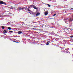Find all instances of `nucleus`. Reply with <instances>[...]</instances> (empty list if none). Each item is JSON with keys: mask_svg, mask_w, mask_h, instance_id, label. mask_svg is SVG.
<instances>
[{"mask_svg": "<svg viewBox=\"0 0 73 73\" xmlns=\"http://www.w3.org/2000/svg\"><path fill=\"white\" fill-rule=\"evenodd\" d=\"M30 7H33L35 9H38L37 8V7L35 5H32L30 6Z\"/></svg>", "mask_w": 73, "mask_h": 73, "instance_id": "1", "label": "nucleus"}, {"mask_svg": "<svg viewBox=\"0 0 73 73\" xmlns=\"http://www.w3.org/2000/svg\"><path fill=\"white\" fill-rule=\"evenodd\" d=\"M23 8H21V7H18L17 10V11H21V10H23Z\"/></svg>", "mask_w": 73, "mask_h": 73, "instance_id": "2", "label": "nucleus"}, {"mask_svg": "<svg viewBox=\"0 0 73 73\" xmlns=\"http://www.w3.org/2000/svg\"><path fill=\"white\" fill-rule=\"evenodd\" d=\"M70 20L69 21V22H70L72 21V20H73V16H72V18H70Z\"/></svg>", "mask_w": 73, "mask_h": 73, "instance_id": "3", "label": "nucleus"}, {"mask_svg": "<svg viewBox=\"0 0 73 73\" xmlns=\"http://www.w3.org/2000/svg\"><path fill=\"white\" fill-rule=\"evenodd\" d=\"M0 4H4V2L3 1H0Z\"/></svg>", "mask_w": 73, "mask_h": 73, "instance_id": "4", "label": "nucleus"}, {"mask_svg": "<svg viewBox=\"0 0 73 73\" xmlns=\"http://www.w3.org/2000/svg\"><path fill=\"white\" fill-rule=\"evenodd\" d=\"M36 15L37 16H38L40 15V13H37V12H36Z\"/></svg>", "mask_w": 73, "mask_h": 73, "instance_id": "5", "label": "nucleus"}, {"mask_svg": "<svg viewBox=\"0 0 73 73\" xmlns=\"http://www.w3.org/2000/svg\"><path fill=\"white\" fill-rule=\"evenodd\" d=\"M48 14V11L46 12L45 13V16H46V15H47Z\"/></svg>", "mask_w": 73, "mask_h": 73, "instance_id": "6", "label": "nucleus"}, {"mask_svg": "<svg viewBox=\"0 0 73 73\" xmlns=\"http://www.w3.org/2000/svg\"><path fill=\"white\" fill-rule=\"evenodd\" d=\"M3 32L5 34V33H7V31H6V30H4Z\"/></svg>", "mask_w": 73, "mask_h": 73, "instance_id": "7", "label": "nucleus"}, {"mask_svg": "<svg viewBox=\"0 0 73 73\" xmlns=\"http://www.w3.org/2000/svg\"><path fill=\"white\" fill-rule=\"evenodd\" d=\"M49 41H48L46 44V45H49Z\"/></svg>", "mask_w": 73, "mask_h": 73, "instance_id": "8", "label": "nucleus"}, {"mask_svg": "<svg viewBox=\"0 0 73 73\" xmlns=\"http://www.w3.org/2000/svg\"><path fill=\"white\" fill-rule=\"evenodd\" d=\"M21 33H22V32L21 31H19L18 32V34H21Z\"/></svg>", "mask_w": 73, "mask_h": 73, "instance_id": "9", "label": "nucleus"}, {"mask_svg": "<svg viewBox=\"0 0 73 73\" xmlns=\"http://www.w3.org/2000/svg\"><path fill=\"white\" fill-rule=\"evenodd\" d=\"M46 5H48V7H50V5H49V4H45Z\"/></svg>", "mask_w": 73, "mask_h": 73, "instance_id": "10", "label": "nucleus"}, {"mask_svg": "<svg viewBox=\"0 0 73 73\" xmlns=\"http://www.w3.org/2000/svg\"><path fill=\"white\" fill-rule=\"evenodd\" d=\"M9 29V30H11V28L9 27L8 28Z\"/></svg>", "mask_w": 73, "mask_h": 73, "instance_id": "11", "label": "nucleus"}, {"mask_svg": "<svg viewBox=\"0 0 73 73\" xmlns=\"http://www.w3.org/2000/svg\"><path fill=\"white\" fill-rule=\"evenodd\" d=\"M2 29H4V28H5V27H4V26H2Z\"/></svg>", "mask_w": 73, "mask_h": 73, "instance_id": "12", "label": "nucleus"}, {"mask_svg": "<svg viewBox=\"0 0 73 73\" xmlns=\"http://www.w3.org/2000/svg\"><path fill=\"white\" fill-rule=\"evenodd\" d=\"M29 8L27 9L28 11H29V12H31V10H29Z\"/></svg>", "mask_w": 73, "mask_h": 73, "instance_id": "13", "label": "nucleus"}, {"mask_svg": "<svg viewBox=\"0 0 73 73\" xmlns=\"http://www.w3.org/2000/svg\"><path fill=\"white\" fill-rule=\"evenodd\" d=\"M70 37H71V38H72V37H73V35H71L70 36Z\"/></svg>", "mask_w": 73, "mask_h": 73, "instance_id": "14", "label": "nucleus"}, {"mask_svg": "<svg viewBox=\"0 0 73 73\" xmlns=\"http://www.w3.org/2000/svg\"><path fill=\"white\" fill-rule=\"evenodd\" d=\"M14 42H17V43H18V42H16L15 41H14Z\"/></svg>", "mask_w": 73, "mask_h": 73, "instance_id": "15", "label": "nucleus"}, {"mask_svg": "<svg viewBox=\"0 0 73 73\" xmlns=\"http://www.w3.org/2000/svg\"><path fill=\"white\" fill-rule=\"evenodd\" d=\"M56 15V14H55L54 15H53V16H54Z\"/></svg>", "mask_w": 73, "mask_h": 73, "instance_id": "16", "label": "nucleus"}, {"mask_svg": "<svg viewBox=\"0 0 73 73\" xmlns=\"http://www.w3.org/2000/svg\"><path fill=\"white\" fill-rule=\"evenodd\" d=\"M9 32H13V31H9Z\"/></svg>", "mask_w": 73, "mask_h": 73, "instance_id": "17", "label": "nucleus"}, {"mask_svg": "<svg viewBox=\"0 0 73 73\" xmlns=\"http://www.w3.org/2000/svg\"><path fill=\"white\" fill-rule=\"evenodd\" d=\"M12 7H11V8H10V9H12Z\"/></svg>", "mask_w": 73, "mask_h": 73, "instance_id": "18", "label": "nucleus"}, {"mask_svg": "<svg viewBox=\"0 0 73 73\" xmlns=\"http://www.w3.org/2000/svg\"><path fill=\"white\" fill-rule=\"evenodd\" d=\"M72 10H73V8H71V9Z\"/></svg>", "mask_w": 73, "mask_h": 73, "instance_id": "19", "label": "nucleus"}, {"mask_svg": "<svg viewBox=\"0 0 73 73\" xmlns=\"http://www.w3.org/2000/svg\"><path fill=\"white\" fill-rule=\"evenodd\" d=\"M72 57H73V54H72Z\"/></svg>", "mask_w": 73, "mask_h": 73, "instance_id": "20", "label": "nucleus"}, {"mask_svg": "<svg viewBox=\"0 0 73 73\" xmlns=\"http://www.w3.org/2000/svg\"><path fill=\"white\" fill-rule=\"evenodd\" d=\"M11 9H13V8H12H12H11Z\"/></svg>", "mask_w": 73, "mask_h": 73, "instance_id": "21", "label": "nucleus"}, {"mask_svg": "<svg viewBox=\"0 0 73 73\" xmlns=\"http://www.w3.org/2000/svg\"><path fill=\"white\" fill-rule=\"evenodd\" d=\"M34 27V28H36V27Z\"/></svg>", "mask_w": 73, "mask_h": 73, "instance_id": "22", "label": "nucleus"}, {"mask_svg": "<svg viewBox=\"0 0 73 73\" xmlns=\"http://www.w3.org/2000/svg\"><path fill=\"white\" fill-rule=\"evenodd\" d=\"M26 10H27V9H25Z\"/></svg>", "mask_w": 73, "mask_h": 73, "instance_id": "23", "label": "nucleus"}]
</instances>
